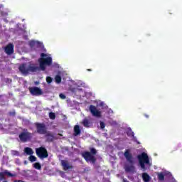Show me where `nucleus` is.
Listing matches in <instances>:
<instances>
[{"instance_id": "nucleus-1", "label": "nucleus", "mask_w": 182, "mask_h": 182, "mask_svg": "<svg viewBox=\"0 0 182 182\" xmlns=\"http://www.w3.org/2000/svg\"><path fill=\"white\" fill-rule=\"evenodd\" d=\"M18 70L23 76H28L29 73H35L39 70V67L36 66L35 64H30L28 65L26 63H22L18 66Z\"/></svg>"}, {"instance_id": "nucleus-2", "label": "nucleus", "mask_w": 182, "mask_h": 182, "mask_svg": "<svg viewBox=\"0 0 182 182\" xmlns=\"http://www.w3.org/2000/svg\"><path fill=\"white\" fill-rule=\"evenodd\" d=\"M124 156L131 165H126L124 167L125 171L127 173H134L136 168L133 164H134V159L133 158V155L130 153V150L127 149L124 154Z\"/></svg>"}, {"instance_id": "nucleus-3", "label": "nucleus", "mask_w": 182, "mask_h": 182, "mask_svg": "<svg viewBox=\"0 0 182 182\" xmlns=\"http://www.w3.org/2000/svg\"><path fill=\"white\" fill-rule=\"evenodd\" d=\"M97 154V151L95 148H90V152L89 151H85L82 154V156L83 159H85V161L87 163H92V164H96V156Z\"/></svg>"}, {"instance_id": "nucleus-4", "label": "nucleus", "mask_w": 182, "mask_h": 182, "mask_svg": "<svg viewBox=\"0 0 182 182\" xmlns=\"http://www.w3.org/2000/svg\"><path fill=\"white\" fill-rule=\"evenodd\" d=\"M137 159L139 162V166L143 171H146L147 168H146V164L147 166H151L150 159H149V155L146 152H142L141 154L137 156Z\"/></svg>"}, {"instance_id": "nucleus-5", "label": "nucleus", "mask_w": 182, "mask_h": 182, "mask_svg": "<svg viewBox=\"0 0 182 182\" xmlns=\"http://www.w3.org/2000/svg\"><path fill=\"white\" fill-rule=\"evenodd\" d=\"M46 53H41V58L38 59L40 63V69L41 70H46V66H50L52 65V57H47Z\"/></svg>"}, {"instance_id": "nucleus-6", "label": "nucleus", "mask_w": 182, "mask_h": 182, "mask_svg": "<svg viewBox=\"0 0 182 182\" xmlns=\"http://www.w3.org/2000/svg\"><path fill=\"white\" fill-rule=\"evenodd\" d=\"M33 137V133L29 132L27 129H23V131L18 134V138L21 143H27L31 141Z\"/></svg>"}, {"instance_id": "nucleus-7", "label": "nucleus", "mask_w": 182, "mask_h": 182, "mask_svg": "<svg viewBox=\"0 0 182 182\" xmlns=\"http://www.w3.org/2000/svg\"><path fill=\"white\" fill-rule=\"evenodd\" d=\"M36 153L40 159H47V157H49V154H48V150H46V149L43 146L37 148L36 149Z\"/></svg>"}, {"instance_id": "nucleus-8", "label": "nucleus", "mask_w": 182, "mask_h": 182, "mask_svg": "<svg viewBox=\"0 0 182 182\" xmlns=\"http://www.w3.org/2000/svg\"><path fill=\"white\" fill-rule=\"evenodd\" d=\"M35 126L36 128V132L38 134H45L48 132L46 125H45L44 123L36 122Z\"/></svg>"}, {"instance_id": "nucleus-9", "label": "nucleus", "mask_w": 182, "mask_h": 182, "mask_svg": "<svg viewBox=\"0 0 182 182\" xmlns=\"http://www.w3.org/2000/svg\"><path fill=\"white\" fill-rule=\"evenodd\" d=\"M28 90L33 96H41L43 95V91L38 87H31L28 88Z\"/></svg>"}, {"instance_id": "nucleus-10", "label": "nucleus", "mask_w": 182, "mask_h": 182, "mask_svg": "<svg viewBox=\"0 0 182 182\" xmlns=\"http://www.w3.org/2000/svg\"><path fill=\"white\" fill-rule=\"evenodd\" d=\"M90 112L95 117H102V112L97 110V108L95 105L90 106Z\"/></svg>"}, {"instance_id": "nucleus-11", "label": "nucleus", "mask_w": 182, "mask_h": 182, "mask_svg": "<svg viewBox=\"0 0 182 182\" xmlns=\"http://www.w3.org/2000/svg\"><path fill=\"white\" fill-rule=\"evenodd\" d=\"M14 46L12 43H9L5 48H4V52L6 55H13L14 52Z\"/></svg>"}, {"instance_id": "nucleus-12", "label": "nucleus", "mask_w": 182, "mask_h": 182, "mask_svg": "<svg viewBox=\"0 0 182 182\" xmlns=\"http://www.w3.org/2000/svg\"><path fill=\"white\" fill-rule=\"evenodd\" d=\"M61 166L64 170V171H66L68 170H73V166L69 164V162L66 160H61Z\"/></svg>"}, {"instance_id": "nucleus-13", "label": "nucleus", "mask_w": 182, "mask_h": 182, "mask_svg": "<svg viewBox=\"0 0 182 182\" xmlns=\"http://www.w3.org/2000/svg\"><path fill=\"white\" fill-rule=\"evenodd\" d=\"M45 134L46 141H48V143H52V141L55 140V135L53 134V133L50 132H47Z\"/></svg>"}, {"instance_id": "nucleus-14", "label": "nucleus", "mask_w": 182, "mask_h": 182, "mask_svg": "<svg viewBox=\"0 0 182 182\" xmlns=\"http://www.w3.org/2000/svg\"><path fill=\"white\" fill-rule=\"evenodd\" d=\"M5 176H9V177H14V174L8 171V170H5L4 172L0 173V178H5Z\"/></svg>"}, {"instance_id": "nucleus-15", "label": "nucleus", "mask_w": 182, "mask_h": 182, "mask_svg": "<svg viewBox=\"0 0 182 182\" xmlns=\"http://www.w3.org/2000/svg\"><path fill=\"white\" fill-rule=\"evenodd\" d=\"M80 132V127H79V125H75L74 127V136H79Z\"/></svg>"}, {"instance_id": "nucleus-16", "label": "nucleus", "mask_w": 182, "mask_h": 182, "mask_svg": "<svg viewBox=\"0 0 182 182\" xmlns=\"http://www.w3.org/2000/svg\"><path fill=\"white\" fill-rule=\"evenodd\" d=\"M24 152L28 156H32V154H33V150L31 148H29V147H26L24 149Z\"/></svg>"}, {"instance_id": "nucleus-17", "label": "nucleus", "mask_w": 182, "mask_h": 182, "mask_svg": "<svg viewBox=\"0 0 182 182\" xmlns=\"http://www.w3.org/2000/svg\"><path fill=\"white\" fill-rule=\"evenodd\" d=\"M142 179L144 182H149L150 181V176H149L147 173H143Z\"/></svg>"}, {"instance_id": "nucleus-18", "label": "nucleus", "mask_w": 182, "mask_h": 182, "mask_svg": "<svg viewBox=\"0 0 182 182\" xmlns=\"http://www.w3.org/2000/svg\"><path fill=\"white\" fill-rule=\"evenodd\" d=\"M82 124H83L84 127H90V122L87 119H84L82 121Z\"/></svg>"}, {"instance_id": "nucleus-19", "label": "nucleus", "mask_w": 182, "mask_h": 182, "mask_svg": "<svg viewBox=\"0 0 182 182\" xmlns=\"http://www.w3.org/2000/svg\"><path fill=\"white\" fill-rule=\"evenodd\" d=\"M33 167L36 170H41L42 168V166L41 165V164L39 162L35 163L33 164Z\"/></svg>"}, {"instance_id": "nucleus-20", "label": "nucleus", "mask_w": 182, "mask_h": 182, "mask_svg": "<svg viewBox=\"0 0 182 182\" xmlns=\"http://www.w3.org/2000/svg\"><path fill=\"white\" fill-rule=\"evenodd\" d=\"M55 83H60L62 82V77L60 75H55Z\"/></svg>"}, {"instance_id": "nucleus-21", "label": "nucleus", "mask_w": 182, "mask_h": 182, "mask_svg": "<svg viewBox=\"0 0 182 182\" xmlns=\"http://www.w3.org/2000/svg\"><path fill=\"white\" fill-rule=\"evenodd\" d=\"M158 179L159 180V181H164V174L163 173H159Z\"/></svg>"}, {"instance_id": "nucleus-22", "label": "nucleus", "mask_w": 182, "mask_h": 182, "mask_svg": "<svg viewBox=\"0 0 182 182\" xmlns=\"http://www.w3.org/2000/svg\"><path fill=\"white\" fill-rule=\"evenodd\" d=\"M49 117L51 119V120H55L56 119V115L53 112H50Z\"/></svg>"}, {"instance_id": "nucleus-23", "label": "nucleus", "mask_w": 182, "mask_h": 182, "mask_svg": "<svg viewBox=\"0 0 182 182\" xmlns=\"http://www.w3.org/2000/svg\"><path fill=\"white\" fill-rule=\"evenodd\" d=\"M28 160L31 161V163H33V161H36V158L35 156L30 155Z\"/></svg>"}, {"instance_id": "nucleus-24", "label": "nucleus", "mask_w": 182, "mask_h": 182, "mask_svg": "<svg viewBox=\"0 0 182 182\" xmlns=\"http://www.w3.org/2000/svg\"><path fill=\"white\" fill-rule=\"evenodd\" d=\"M31 173V171L27 170V171H23V175L25 177H31V175L29 173Z\"/></svg>"}, {"instance_id": "nucleus-25", "label": "nucleus", "mask_w": 182, "mask_h": 182, "mask_svg": "<svg viewBox=\"0 0 182 182\" xmlns=\"http://www.w3.org/2000/svg\"><path fill=\"white\" fill-rule=\"evenodd\" d=\"M127 135L128 136H132V137H134V139H136V137H134V132H133L132 131V129H130V131L127 132Z\"/></svg>"}, {"instance_id": "nucleus-26", "label": "nucleus", "mask_w": 182, "mask_h": 182, "mask_svg": "<svg viewBox=\"0 0 182 182\" xmlns=\"http://www.w3.org/2000/svg\"><path fill=\"white\" fill-rule=\"evenodd\" d=\"M11 154L13 156H19V151H11Z\"/></svg>"}, {"instance_id": "nucleus-27", "label": "nucleus", "mask_w": 182, "mask_h": 182, "mask_svg": "<svg viewBox=\"0 0 182 182\" xmlns=\"http://www.w3.org/2000/svg\"><path fill=\"white\" fill-rule=\"evenodd\" d=\"M100 124L101 129H105V127H106V124H105V122L102 121L100 122Z\"/></svg>"}, {"instance_id": "nucleus-28", "label": "nucleus", "mask_w": 182, "mask_h": 182, "mask_svg": "<svg viewBox=\"0 0 182 182\" xmlns=\"http://www.w3.org/2000/svg\"><path fill=\"white\" fill-rule=\"evenodd\" d=\"M46 82L47 83H52V77H47Z\"/></svg>"}, {"instance_id": "nucleus-29", "label": "nucleus", "mask_w": 182, "mask_h": 182, "mask_svg": "<svg viewBox=\"0 0 182 182\" xmlns=\"http://www.w3.org/2000/svg\"><path fill=\"white\" fill-rule=\"evenodd\" d=\"M59 96H60V99H63V100L66 99V95H63V94H62V93H60V94L59 95Z\"/></svg>"}, {"instance_id": "nucleus-30", "label": "nucleus", "mask_w": 182, "mask_h": 182, "mask_svg": "<svg viewBox=\"0 0 182 182\" xmlns=\"http://www.w3.org/2000/svg\"><path fill=\"white\" fill-rule=\"evenodd\" d=\"M15 114H16L15 112H9L10 116H15Z\"/></svg>"}, {"instance_id": "nucleus-31", "label": "nucleus", "mask_w": 182, "mask_h": 182, "mask_svg": "<svg viewBox=\"0 0 182 182\" xmlns=\"http://www.w3.org/2000/svg\"><path fill=\"white\" fill-rule=\"evenodd\" d=\"M122 181L123 182H129V181H127V179H126V178H123Z\"/></svg>"}, {"instance_id": "nucleus-32", "label": "nucleus", "mask_w": 182, "mask_h": 182, "mask_svg": "<svg viewBox=\"0 0 182 182\" xmlns=\"http://www.w3.org/2000/svg\"><path fill=\"white\" fill-rule=\"evenodd\" d=\"M34 44H35L34 42H31V43H30V45H31V46H32V45H34Z\"/></svg>"}, {"instance_id": "nucleus-33", "label": "nucleus", "mask_w": 182, "mask_h": 182, "mask_svg": "<svg viewBox=\"0 0 182 182\" xmlns=\"http://www.w3.org/2000/svg\"><path fill=\"white\" fill-rule=\"evenodd\" d=\"M145 117H146V119H149V115L147 114H144Z\"/></svg>"}, {"instance_id": "nucleus-34", "label": "nucleus", "mask_w": 182, "mask_h": 182, "mask_svg": "<svg viewBox=\"0 0 182 182\" xmlns=\"http://www.w3.org/2000/svg\"><path fill=\"white\" fill-rule=\"evenodd\" d=\"M87 72H92V69H87Z\"/></svg>"}, {"instance_id": "nucleus-35", "label": "nucleus", "mask_w": 182, "mask_h": 182, "mask_svg": "<svg viewBox=\"0 0 182 182\" xmlns=\"http://www.w3.org/2000/svg\"><path fill=\"white\" fill-rule=\"evenodd\" d=\"M7 81H9V78H7Z\"/></svg>"}, {"instance_id": "nucleus-36", "label": "nucleus", "mask_w": 182, "mask_h": 182, "mask_svg": "<svg viewBox=\"0 0 182 182\" xmlns=\"http://www.w3.org/2000/svg\"><path fill=\"white\" fill-rule=\"evenodd\" d=\"M10 82H12V80H10Z\"/></svg>"}]
</instances>
